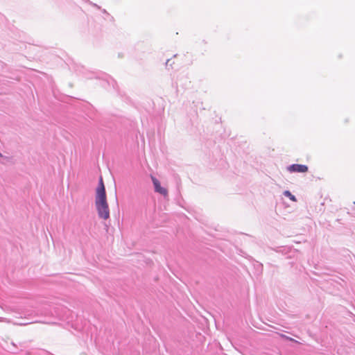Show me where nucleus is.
I'll return each mask as SVG.
<instances>
[{"instance_id":"f257e3e1","label":"nucleus","mask_w":355,"mask_h":355,"mask_svg":"<svg viewBox=\"0 0 355 355\" xmlns=\"http://www.w3.org/2000/svg\"><path fill=\"white\" fill-rule=\"evenodd\" d=\"M95 206L99 218L103 220L110 218V208L102 177H100L98 185L96 189Z\"/></svg>"},{"instance_id":"f03ea898","label":"nucleus","mask_w":355,"mask_h":355,"mask_svg":"<svg viewBox=\"0 0 355 355\" xmlns=\"http://www.w3.org/2000/svg\"><path fill=\"white\" fill-rule=\"evenodd\" d=\"M152 181H153V185L155 187V190L156 192H157L164 196L168 195L167 189L161 186L159 181L157 178L152 177Z\"/></svg>"},{"instance_id":"7ed1b4c3","label":"nucleus","mask_w":355,"mask_h":355,"mask_svg":"<svg viewBox=\"0 0 355 355\" xmlns=\"http://www.w3.org/2000/svg\"><path fill=\"white\" fill-rule=\"evenodd\" d=\"M288 169L290 172L306 173L308 171V166L303 164H295L291 165Z\"/></svg>"},{"instance_id":"20e7f679","label":"nucleus","mask_w":355,"mask_h":355,"mask_svg":"<svg viewBox=\"0 0 355 355\" xmlns=\"http://www.w3.org/2000/svg\"><path fill=\"white\" fill-rule=\"evenodd\" d=\"M284 194L288 197L292 201L296 202L297 200L295 197L289 191H284Z\"/></svg>"},{"instance_id":"39448f33","label":"nucleus","mask_w":355,"mask_h":355,"mask_svg":"<svg viewBox=\"0 0 355 355\" xmlns=\"http://www.w3.org/2000/svg\"><path fill=\"white\" fill-rule=\"evenodd\" d=\"M281 336H282V337L286 338H287V339H289V340H294L293 338H288V337L286 336L285 335H281Z\"/></svg>"},{"instance_id":"423d86ee","label":"nucleus","mask_w":355,"mask_h":355,"mask_svg":"<svg viewBox=\"0 0 355 355\" xmlns=\"http://www.w3.org/2000/svg\"><path fill=\"white\" fill-rule=\"evenodd\" d=\"M0 157H2V155H1V153H0Z\"/></svg>"}]
</instances>
